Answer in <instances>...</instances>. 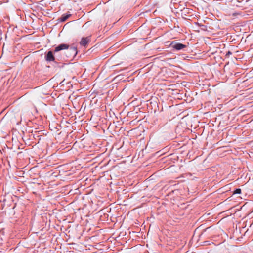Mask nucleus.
<instances>
[{
    "label": "nucleus",
    "instance_id": "2",
    "mask_svg": "<svg viewBox=\"0 0 253 253\" xmlns=\"http://www.w3.org/2000/svg\"><path fill=\"white\" fill-rule=\"evenodd\" d=\"M69 45L68 44H61L55 48L54 50V53H55L62 50L67 49L69 48Z\"/></svg>",
    "mask_w": 253,
    "mask_h": 253
},
{
    "label": "nucleus",
    "instance_id": "8",
    "mask_svg": "<svg viewBox=\"0 0 253 253\" xmlns=\"http://www.w3.org/2000/svg\"><path fill=\"white\" fill-rule=\"evenodd\" d=\"M232 54V52H231V51H228L226 53V57H229V56H230V55H231Z\"/></svg>",
    "mask_w": 253,
    "mask_h": 253
},
{
    "label": "nucleus",
    "instance_id": "1",
    "mask_svg": "<svg viewBox=\"0 0 253 253\" xmlns=\"http://www.w3.org/2000/svg\"><path fill=\"white\" fill-rule=\"evenodd\" d=\"M171 47L176 50H180L186 47V45L183 44L181 43H171L170 44Z\"/></svg>",
    "mask_w": 253,
    "mask_h": 253
},
{
    "label": "nucleus",
    "instance_id": "6",
    "mask_svg": "<svg viewBox=\"0 0 253 253\" xmlns=\"http://www.w3.org/2000/svg\"><path fill=\"white\" fill-rule=\"evenodd\" d=\"M241 193V189L240 188L236 189L235 191L233 192V194H240Z\"/></svg>",
    "mask_w": 253,
    "mask_h": 253
},
{
    "label": "nucleus",
    "instance_id": "10",
    "mask_svg": "<svg viewBox=\"0 0 253 253\" xmlns=\"http://www.w3.org/2000/svg\"><path fill=\"white\" fill-rule=\"evenodd\" d=\"M224 218H222V219H221L219 221H221L222 220H223Z\"/></svg>",
    "mask_w": 253,
    "mask_h": 253
},
{
    "label": "nucleus",
    "instance_id": "5",
    "mask_svg": "<svg viewBox=\"0 0 253 253\" xmlns=\"http://www.w3.org/2000/svg\"><path fill=\"white\" fill-rule=\"evenodd\" d=\"M71 16V14H63L62 15V16L60 18V21L61 22H64L66 21L69 17Z\"/></svg>",
    "mask_w": 253,
    "mask_h": 253
},
{
    "label": "nucleus",
    "instance_id": "3",
    "mask_svg": "<svg viewBox=\"0 0 253 253\" xmlns=\"http://www.w3.org/2000/svg\"><path fill=\"white\" fill-rule=\"evenodd\" d=\"M90 38L89 37H84V38H82L80 42V43L81 45L82 46H86L87 44L88 43V42H90Z\"/></svg>",
    "mask_w": 253,
    "mask_h": 253
},
{
    "label": "nucleus",
    "instance_id": "4",
    "mask_svg": "<svg viewBox=\"0 0 253 253\" xmlns=\"http://www.w3.org/2000/svg\"><path fill=\"white\" fill-rule=\"evenodd\" d=\"M45 59L47 61H54L55 60V57L53 55V52L49 51L48 52L47 55L45 56Z\"/></svg>",
    "mask_w": 253,
    "mask_h": 253
},
{
    "label": "nucleus",
    "instance_id": "9",
    "mask_svg": "<svg viewBox=\"0 0 253 253\" xmlns=\"http://www.w3.org/2000/svg\"><path fill=\"white\" fill-rule=\"evenodd\" d=\"M106 216H107V217H108V214H104V218H103V217H102V216H101V220H103V221H104V220H105V218H106Z\"/></svg>",
    "mask_w": 253,
    "mask_h": 253
},
{
    "label": "nucleus",
    "instance_id": "7",
    "mask_svg": "<svg viewBox=\"0 0 253 253\" xmlns=\"http://www.w3.org/2000/svg\"><path fill=\"white\" fill-rule=\"evenodd\" d=\"M72 50H73V52H74V54L75 55L77 54V48H75V47H73L72 48Z\"/></svg>",
    "mask_w": 253,
    "mask_h": 253
}]
</instances>
